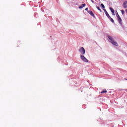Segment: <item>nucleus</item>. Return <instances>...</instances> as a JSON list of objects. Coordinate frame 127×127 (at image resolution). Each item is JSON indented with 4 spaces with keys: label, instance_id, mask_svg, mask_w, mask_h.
I'll return each mask as SVG.
<instances>
[{
    "label": "nucleus",
    "instance_id": "f257e3e1",
    "mask_svg": "<svg viewBox=\"0 0 127 127\" xmlns=\"http://www.w3.org/2000/svg\"><path fill=\"white\" fill-rule=\"evenodd\" d=\"M78 51H79L80 53L81 54V55H84L86 53V50H85V49L84 47H81Z\"/></svg>",
    "mask_w": 127,
    "mask_h": 127
},
{
    "label": "nucleus",
    "instance_id": "f03ea898",
    "mask_svg": "<svg viewBox=\"0 0 127 127\" xmlns=\"http://www.w3.org/2000/svg\"><path fill=\"white\" fill-rule=\"evenodd\" d=\"M80 59L84 62H86V63H88V62H89L88 61V59H87L86 57H85V56H84L83 55H80Z\"/></svg>",
    "mask_w": 127,
    "mask_h": 127
},
{
    "label": "nucleus",
    "instance_id": "7ed1b4c3",
    "mask_svg": "<svg viewBox=\"0 0 127 127\" xmlns=\"http://www.w3.org/2000/svg\"><path fill=\"white\" fill-rule=\"evenodd\" d=\"M87 12H88V13L90 14V15H91V16H93V17H94V18H96V16H95V14H94V13H93V12L91 10L87 11Z\"/></svg>",
    "mask_w": 127,
    "mask_h": 127
},
{
    "label": "nucleus",
    "instance_id": "20e7f679",
    "mask_svg": "<svg viewBox=\"0 0 127 127\" xmlns=\"http://www.w3.org/2000/svg\"><path fill=\"white\" fill-rule=\"evenodd\" d=\"M107 37L108 38V39H109V40H110V42H113L114 41V38H113V37L111 36H107Z\"/></svg>",
    "mask_w": 127,
    "mask_h": 127
},
{
    "label": "nucleus",
    "instance_id": "39448f33",
    "mask_svg": "<svg viewBox=\"0 0 127 127\" xmlns=\"http://www.w3.org/2000/svg\"><path fill=\"white\" fill-rule=\"evenodd\" d=\"M112 44L113 45H115V46H119V44H118V43L117 42L115 41V40L111 42Z\"/></svg>",
    "mask_w": 127,
    "mask_h": 127
},
{
    "label": "nucleus",
    "instance_id": "423d86ee",
    "mask_svg": "<svg viewBox=\"0 0 127 127\" xmlns=\"http://www.w3.org/2000/svg\"><path fill=\"white\" fill-rule=\"evenodd\" d=\"M110 9L112 13H113V15H116L115 14V10L112 7H110Z\"/></svg>",
    "mask_w": 127,
    "mask_h": 127
},
{
    "label": "nucleus",
    "instance_id": "0eeeda50",
    "mask_svg": "<svg viewBox=\"0 0 127 127\" xmlns=\"http://www.w3.org/2000/svg\"><path fill=\"white\" fill-rule=\"evenodd\" d=\"M127 2H124L123 3V6H124V8H127Z\"/></svg>",
    "mask_w": 127,
    "mask_h": 127
},
{
    "label": "nucleus",
    "instance_id": "6e6552de",
    "mask_svg": "<svg viewBox=\"0 0 127 127\" xmlns=\"http://www.w3.org/2000/svg\"><path fill=\"white\" fill-rule=\"evenodd\" d=\"M118 21L119 22V24L122 25V18H118Z\"/></svg>",
    "mask_w": 127,
    "mask_h": 127
},
{
    "label": "nucleus",
    "instance_id": "1a4fd4ad",
    "mask_svg": "<svg viewBox=\"0 0 127 127\" xmlns=\"http://www.w3.org/2000/svg\"><path fill=\"white\" fill-rule=\"evenodd\" d=\"M104 93H108V91H107L106 89H104L101 92V94H104Z\"/></svg>",
    "mask_w": 127,
    "mask_h": 127
},
{
    "label": "nucleus",
    "instance_id": "9d476101",
    "mask_svg": "<svg viewBox=\"0 0 127 127\" xmlns=\"http://www.w3.org/2000/svg\"><path fill=\"white\" fill-rule=\"evenodd\" d=\"M106 15L108 17V18H109V19L111 18V16H110V15L109 14V13H107V14H106Z\"/></svg>",
    "mask_w": 127,
    "mask_h": 127
},
{
    "label": "nucleus",
    "instance_id": "9b49d317",
    "mask_svg": "<svg viewBox=\"0 0 127 127\" xmlns=\"http://www.w3.org/2000/svg\"><path fill=\"white\" fill-rule=\"evenodd\" d=\"M110 21H111V22H112L113 23H115V21L114 20V19H113V18H110Z\"/></svg>",
    "mask_w": 127,
    "mask_h": 127
},
{
    "label": "nucleus",
    "instance_id": "f8f14e48",
    "mask_svg": "<svg viewBox=\"0 0 127 127\" xmlns=\"http://www.w3.org/2000/svg\"><path fill=\"white\" fill-rule=\"evenodd\" d=\"M96 8H97L98 10H100V12H102V10H101V8H100V7L96 6Z\"/></svg>",
    "mask_w": 127,
    "mask_h": 127
},
{
    "label": "nucleus",
    "instance_id": "ddd939ff",
    "mask_svg": "<svg viewBox=\"0 0 127 127\" xmlns=\"http://www.w3.org/2000/svg\"><path fill=\"white\" fill-rule=\"evenodd\" d=\"M116 16H117L118 19L119 18H121V17L120 16V15H119L118 13H117Z\"/></svg>",
    "mask_w": 127,
    "mask_h": 127
},
{
    "label": "nucleus",
    "instance_id": "4468645a",
    "mask_svg": "<svg viewBox=\"0 0 127 127\" xmlns=\"http://www.w3.org/2000/svg\"><path fill=\"white\" fill-rule=\"evenodd\" d=\"M121 12H122V14H123V15H124V14H125V10H122Z\"/></svg>",
    "mask_w": 127,
    "mask_h": 127
},
{
    "label": "nucleus",
    "instance_id": "2eb2a0df",
    "mask_svg": "<svg viewBox=\"0 0 127 127\" xmlns=\"http://www.w3.org/2000/svg\"><path fill=\"white\" fill-rule=\"evenodd\" d=\"M101 6H102V8H105V5H104V4L101 3Z\"/></svg>",
    "mask_w": 127,
    "mask_h": 127
},
{
    "label": "nucleus",
    "instance_id": "dca6fc26",
    "mask_svg": "<svg viewBox=\"0 0 127 127\" xmlns=\"http://www.w3.org/2000/svg\"><path fill=\"white\" fill-rule=\"evenodd\" d=\"M81 6H83V7H85V6H86V4L85 3H83V4H82Z\"/></svg>",
    "mask_w": 127,
    "mask_h": 127
},
{
    "label": "nucleus",
    "instance_id": "f3484780",
    "mask_svg": "<svg viewBox=\"0 0 127 127\" xmlns=\"http://www.w3.org/2000/svg\"><path fill=\"white\" fill-rule=\"evenodd\" d=\"M78 8H79V9L83 8V6H81V5H80V6H79L78 7Z\"/></svg>",
    "mask_w": 127,
    "mask_h": 127
},
{
    "label": "nucleus",
    "instance_id": "a211bd4d",
    "mask_svg": "<svg viewBox=\"0 0 127 127\" xmlns=\"http://www.w3.org/2000/svg\"><path fill=\"white\" fill-rule=\"evenodd\" d=\"M104 12L105 13V14H107V13H108V11H105Z\"/></svg>",
    "mask_w": 127,
    "mask_h": 127
},
{
    "label": "nucleus",
    "instance_id": "6ab92c4d",
    "mask_svg": "<svg viewBox=\"0 0 127 127\" xmlns=\"http://www.w3.org/2000/svg\"><path fill=\"white\" fill-rule=\"evenodd\" d=\"M91 0L92 2L93 3H95V1H94V0Z\"/></svg>",
    "mask_w": 127,
    "mask_h": 127
},
{
    "label": "nucleus",
    "instance_id": "aec40b11",
    "mask_svg": "<svg viewBox=\"0 0 127 127\" xmlns=\"http://www.w3.org/2000/svg\"><path fill=\"white\" fill-rule=\"evenodd\" d=\"M103 10H104V12L107 11V10H106V9H105V8L103 9Z\"/></svg>",
    "mask_w": 127,
    "mask_h": 127
},
{
    "label": "nucleus",
    "instance_id": "412c9836",
    "mask_svg": "<svg viewBox=\"0 0 127 127\" xmlns=\"http://www.w3.org/2000/svg\"><path fill=\"white\" fill-rule=\"evenodd\" d=\"M85 10H86V11H88V7H87L86 8H85Z\"/></svg>",
    "mask_w": 127,
    "mask_h": 127
},
{
    "label": "nucleus",
    "instance_id": "4be33fe9",
    "mask_svg": "<svg viewBox=\"0 0 127 127\" xmlns=\"http://www.w3.org/2000/svg\"><path fill=\"white\" fill-rule=\"evenodd\" d=\"M116 15H117V14L118 13V11H116Z\"/></svg>",
    "mask_w": 127,
    "mask_h": 127
},
{
    "label": "nucleus",
    "instance_id": "5701e85b",
    "mask_svg": "<svg viewBox=\"0 0 127 127\" xmlns=\"http://www.w3.org/2000/svg\"><path fill=\"white\" fill-rule=\"evenodd\" d=\"M126 12L127 13V9L126 10Z\"/></svg>",
    "mask_w": 127,
    "mask_h": 127
},
{
    "label": "nucleus",
    "instance_id": "b1692460",
    "mask_svg": "<svg viewBox=\"0 0 127 127\" xmlns=\"http://www.w3.org/2000/svg\"><path fill=\"white\" fill-rule=\"evenodd\" d=\"M126 80H127V79H126Z\"/></svg>",
    "mask_w": 127,
    "mask_h": 127
}]
</instances>
